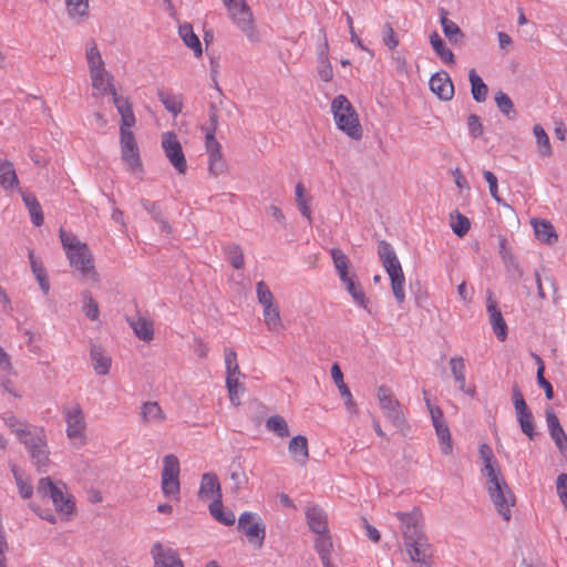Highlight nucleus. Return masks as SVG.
<instances>
[{
    "mask_svg": "<svg viewBox=\"0 0 567 567\" xmlns=\"http://www.w3.org/2000/svg\"><path fill=\"white\" fill-rule=\"evenodd\" d=\"M209 513L217 522L226 526H231L236 522L235 514L231 511H226L224 508L221 499H214L209 504Z\"/></svg>",
    "mask_w": 567,
    "mask_h": 567,
    "instance_id": "nucleus-36",
    "label": "nucleus"
},
{
    "mask_svg": "<svg viewBox=\"0 0 567 567\" xmlns=\"http://www.w3.org/2000/svg\"><path fill=\"white\" fill-rule=\"evenodd\" d=\"M316 535L317 538L315 540V549L318 553L321 561L330 559V555L333 549V544L329 532Z\"/></svg>",
    "mask_w": 567,
    "mask_h": 567,
    "instance_id": "nucleus-45",
    "label": "nucleus"
},
{
    "mask_svg": "<svg viewBox=\"0 0 567 567\" xmlns=\"http://www.w3.org/2000/svg\"><path fill=\"white\" fill-rule=\"evenodd\" d=\"M533 133L536 137L539 156L540 157H549L553 152H551L549 137H548L547 133L545 132L544 127L540 124H535L533 126Z\"/></svg>",
    "mask_w": 567,
    "mask_h": 567,
    "instance_id": "nucleus-47",
    "label": "nucleus"
},
{
    "mask_svg": "<svg viewBox=\"0 0 567 567\" xmlns=\"http://www.w3.org/2000/svg\"><path fill=\"white\" fill-rule=\"evenodd\" d=\"M486 310L488 312L489 323L499 341L507 338L508 328L498 308L497 301L489 295L486 300Z\"/></svg>",
    "mask_w": 567,
    "mask_h": 567,
    "instance_id": "nucleus-17",
    "label": "nucleus"
},
{
    "mask_svg": "<svg viewBox=\"0 0 567 567\" xmlns=\"http://www.w3.org/2000/svg\"><path fill=\"white\" fill-rule=\"evenodd\" d=\"M378 400L389 421L398 429H402L405 417L400 402L393 398L392 391L385 385L378 388Z\"/></svg>",
    "mask_w": 567,
    "mask_h": 567,
    "instance_id": "nucleus-11",
    "label": "nucleus"
},
{
    "mask_svg": "<svg viewBox=\"0 0 567 567\" xmlns=\"http://www.w3.org/2000/svg\"><path fill=\"white\" fill-rule=\"evenodd\" d=\"M295 194L300 214L311 223V209L309 206V199L305 197V186L302 183H298L296 185Z\"/></svg>",
    "mask_w": 567,
    "mask_h": 567,
    "instance_id": "nucleus-56",
    "label": "nucleus"
},
{
    "mask_svg": "<svg viewBox=\"0 0 567 567\" xmlns=\"http://www.w3.org/2000/svg\"><path fill=\"white\" fill-rule=\"evenodd\" d=\"M0 186L6 192H11L19 186V179L13 164L8 161H0Z\"/></svg>",
    "mask_w": 567,
    "mask_h": 567,
    "instance_id": "nucleus-29",
    "label": "nucleus"
},
{
    "mask_svg": "<svg viewBox=\"0 0 567 567\" xmlns=\"http://www.w3.org/2000/svg\"><path fill=\"white\" fill-rule=\"evenodd\" d=\"M384 269L389 275V278L391 281V289H392L395 300L399 303L404 302V300H405V292H404L405 277H404V272H403L400 261H398V264L390 265V266L385 267Z\"/></svg>",
    "mask_w": 567,
    "mask_h": 567,
    "instance_id": "nucleus-20",
    "label": "nucleus"
},
{
    "mask_svg": "<svg viewBox=\"0 0 567 567\" xmlns=\"http://www.w3.org/2000/svg\"><path fill=\"white\" fill-rule=\"evenodd\" d=\"M29 260L31 270L38 280L41 290L47 295L50 290L48 275L41 261L35 257L33 250H29Z\"/></svg>",
    "mask_w": 567,
    "mask_h": 567,
    "instance_id": "nucleus-38",
    "label": "nucleus"
},
{
    "mask_svg": "<svg viewBox=\"0 0 567 567\" xmlns=\"http://www.w3.org/2000/svg\"><path fill=\"white\" fill-rule=\"evenodd\" d=\"M401 522L404 548L411 560L410 567H432L433 549L424 533V520L420 508L394 514Z\"/></svg>",
    "mask_w": 567,
    "mask_h": 567,
    "instance_id": "nucleus-1",
    "label": "nucleus"
},
{
    "mask_svg": "<svg viewBox=\"0 0 567 567\" xmlns=\"http://www.w3.org/2000/svg\"><path fill=\"white\" fill-rule=\"evenodd\" d=\"M545 416L550 437L554 440L559 452L563 455H567V435L551 406L548 405L546 408Z\"/></svg>",
    "mask_w": 567,
    "mask_h": 567,
    "instance_id": "nucleus-16",
    "label": "nucleus"
},
{
    "mask_svg": "<svg viewBox=\"0 0 567 567\" xmlns=\"http://www.w3.org/2000/svg\"><path fill=\"white\" fill-rule=\"evenodd\" d=\"M92 86L96 91V95L104 96L106 94H111L114 97V93H117L113 85V75L104 71H95L90 73Z\"/></svg>",
    "mask_w": 567,
    "mask_h": 567,
    "instance_id": "nucleus-22",
    "label": "nucleus"
},
{
    "mask_svg": "<svg viewBox=\"0 0 567 567\" xmlns=\"http://www.w3.org/2000/svg\"><path fill=\"white\" fill-rule=\"evenodd\" d=\"M557 494L567 511V474L561 473L558 475L556 481Z\"/></svg>",
    "mask_w": 567,
    "mask_h": 567,
    "instance_id": "nucleus-64",
    "label": "nucleus"
},
{
    "mask_svg": "<svg viewBox=\"0 0 567 567\" xmlns=\"http://www.w3.org/2000/svg\"><path fill=\"white\" fill-rule=\"evenodd\" d=\"M450 369L455 382L458 385V390L468 395H474L475 390L466 388L465 380V361L462 357H453L450 359Z\"/></svg>",
    "mask_w": 567,
    "mask_h": 567,
    "instance_id": "nucleus-26",
    "label": "nucleus"
},
{
    "mask_svg": "<svg viewBox=\"0 0 567 567\" xmlns=\"http://www.w3.org/2000/svg\"><path fill=\"white\" fill-rule=\"evenodd\" d=\"M141 417L144 424H159L166 416L157 402L148 401L141 406Z\"/></svg>",
    "mask_w": 567,
    "mask_h": 567,
    "instance_id": "nucleus-30",
    "label": "nucleus"
},
{
    "mask_svg": "<svg viewBox=\"0 0 567 567\" xmlns=\"http://www.w3.org/2000/svg\"><path fill=\"white\" fill-rule=\"evenodd\" d=\"M224 252L227 255L231 266L235 269H243L245 265L244 252L239 245L230 244L224 247Z\"/></svg>",
    "mask_w": 567,
    "mask_h": 567,
    "instance_id": "nucleus-55",
    "label": "nucleus"
},
{
    "mask_svg": "<svg viewBox=\"0 0 567 567\" xmlns=\"http://www.w3.org/2000/svg\"><path fill=\"white\" fill-rule=\"evenodd\" d=\"M198 495L200 498L221 499V488L215 473L203 474Z\"/></svg>",
    "mask_w": 567,
    "mask_h": 567,
    "instance_id": "nucleus-23",
    "label": "nucleus"
},
{
    "mask_svg": "<svg viewBox=\"0 0 567 567\" xmlns=\"http://www.w3.org/2000/svg\"><path fill=\"white\" fill-rule=\"evenodd\" d=\"M157 96L165 109L174 116L178 115L183 110V99L179 94H173L164 89H158Z\"/></svg>",
    "mask_w": 567,
    "mask_h": 567,
    "instance_id": "nucleus-35",
    "label": "nucleus"
},
{
    "mask_svg": "<svg viewBox=\"0 0 567 567\" xmlns=\"http://www.w3.org/2000/svg\"><path fill=\"white\" fill-rule=\"evenodd\" d=\"M142 207L151 215L152 219L157 223L162 229V231L166 234H171L172 226L168 220L165 218L163 208L159 202H151L148 199H141Z\"/></svg>",
    "mask_w": 567,
    "mask_h": 567,
    "instance_id": "nucleus-25",
    "label": "nucleus"
},
{
    "mask_svg": "<svg viewBox=\"0 0 567 567\" xmlns=\"http://www.w3.org/2000/svg\"><path fill=\"white\" fill-rule=\"evenodd\" d=\"M64 488V485L59 486L47 476L39 480L37 494L42 498H50L56 512L69 515L73 513L75 504L72 497L63 491Z\"/></svg>",
    "mask_w": 567,
    "mask_h": 567,
    "instance_id": "nucleus-5",
    "label": "nucleus"
},
{
    "mask_svg": "<svg viewBox=\"0 0 567 567\" xmlns=\"http://www.w3.org/2000/svg\"><path fill=\"white\" fill-rule=\"evenodd\" d=\"M537 362V383L545 391V396L547 400H551L554 398V391L551 384L544 378V362L542 358L537 354H533Z\"/></svg>",
    "mask_w": 567,
    "mask_h": 567,
    "instance_id": "nucleus-58",
    "label": "nucleus"
},
{
    "mask_svg": "<svg viewBox=\"0 0 567 567\" xmlns=\"http://www.w3.org/2000/svg\"><path fill=\"white\" fill-rule=\"evenodd\" d=\"M230 480L233 482V492L236 494L247 486L248 477L239 463L230 465Z\"/></svg>",
    "mask_w": 567,
    "mask_h": 567,
    "instance_id": "nucleus-53",
    "label": "nucleus"
},
{
    "mask_svg": "<svg viewBox=\"0 0 567 567\" xmlns=\"http://www.w3.org/2000/svg\"><path fill=\"white\" fill-rule=\"evenodd\" d=\"M306 518L310 530L315 534L329 532L327 514L318 505L307 507Z\"/></svg>",
    "mask_w": 567,
    "mask_h": 567,
    "instance_id": "nucleus-21",
    "label": "nucleus"
},
{
    "mask_svg": "<svg viewBox=\"0 0 567 567\" xmlns=\"http://www.w3.org/2000/svg\"><path fill=\"white\" fill-rule=\"evenodd\" d=\"M495 103L499 112L503 115H505L508 120H515L517 117V112L515 110L512 99L503 91H498L495 94Z\"/></svg>",
    "mask_w": 567,
    "mask_h": 567,
    "instance_id": "nucleus-48",
    "label": "nucleus"
},
{
    "mask_svg": "<svg viewBox=\"0 0 567 567\" xmlns=\"http://www.w3.org/2000/svg\"><path fill=\"white\" fill-rule=\"evenodd\" d=\"M22 199L29 209L31 220L35 226H41L44 221L41 205L32 194H22Z\"/></svg>",
    "mask_w": 567,
    "mask_h": 567,
    "instance_id": "nucleus-46",
    "label": "nucleus"
},
{
    "mask_svg": "<svg viewBox=\"0 0 567 567\" xmlns=\"http://www.w3.org/2000/svg\"><path fill=\"white\" fill-rule=\"evenodd\" d=\"M468 80L471 82V93L473 99L478 102H485L488 93V87L476 73L475 69H471L468 72Z\"/></svg>",
    "mask_w": 567,
    "mask_h": 567,
    "instance_id": "nucleus-37",
    "label": "nucleus"
},
{
    "mask_svg": "<svg viewBox=\"0 0 567 567\" xmlns=\"http://www.w3.org/2000/svg\"><path fill=\"white\" fill-rule=\"evenodd\" d=\"M68 17L76 22L81 23L85 21L90 16L89 0H64Z\"/></svg>",
    "mask_w": 567,
    "mask_h": 567,
    "instance_id": "nucleus-27",
    "label": "nucleus"
},
{
    "mask_svg": "<svg viewBox=\"0 0 567 567\" xmlns=\"http://www.w3.org/2000/svg\"><path fill=\"white\" fill-rule=\"evenodd\" d=\"M127 321L138 339L146 342L153 340L154 328L151 320L137 316L135 318H128Z\"/></svg>",
    "mask_w": 567,
    "mask_h": 567,
    "instance_id": "nucleus-31",
    "label": "nucleus"
},
{
    "mask_svg": "<svg viewBox=\"0 0 567 567\" xmlns=\"http://www.w3.org/2000/svg\"><path fill=\"white\" fill-rule=\"evenodd\" d=\"M6 425L11 430L12 433H14L20 443L23 442V440L31 435L38 427L27 424L22 421H20L14 415L10 414L3 417Z\"/></svg>",
    "mask_w": 567,
    "mask_h": 567,
    "instance_id": "nucleus-34",
    "label": "nucleus"
},
{
    "mask_svg": "<svg viewBox=\"0 0 567 567\" xmlns=\"http://www.w3.org/2000/svg\"><path fill=\"white\" fill-rule=\"evenodd\" d=\"M85 58L87 61L90 73H93L95 71H104V61L97 49L96 43L93 40L87 42L86 44Z\"/></svg>",
    "mask_w": 567,
    "mask_h": 567,
    "instance_id": "nucleus-40",
    "label": "nucleus"
},
{
    "mask_svg": "<svg viewBox=\"0 0 567 567\" xmlns=\"http://www.w3.org/2000/svg\"><path fill=\"white\" fill-rule=\"evenodd\" d=\"M451 228L456 236L463 237L471 228L470 219L458 212L451 214Z\"/></svg>",
    "mask_w": 567,
    "mask_h": 567,
    "instance_id": "nucleus-54",
    "label": "nucleus"
},
{
    "mask_svg": "<svg viewBox=\"0 0 567 567\" xmlns=\"http://www.w3.org/2000/svg\"><path fill=\"white\" fill-rule=\"evenodd\" d=\"M214 130H207L205 135V146L208 154V162H216L225 159L221 153V145L215 138Z\"/></svg>",
    "mask_w": 567,
    "mask_h": 567,
    "instance_id": "nucleus-44",
    "label": "nucleus"
},
{
    "mask_svg": "<svg viewBox=\"0 0 567 567\" xmlns=\"http://www.w3.org/2000/svg\"><path fill=\"white\" fill-rule=\"evenodd\" d=\"M240 373H226V386L229 394V400L233 405L238 406L240 404L238 394L244 391V388L239 384L238 377Z\"/></svg>",
    "mask_w": 567,
    "mask_h": 567,
    "instance_id": "nucleus-49",
    "label": "nucleus"
},
{
    "mask_svg": "<svg viewBox=\"0 0 567 567\" xmlns=\"http://www.w3.org/2000/svg\"><path fill=\"white\" fill-rule=\"evenodd\" d=\"M233 22L246 35L250 42L259 41V32L256 28L252 12L246 1L237 2V4L228 9Z\"/></svg>",
    "mask_w": 567,
    "mask_h": 567,
    "instance_id": "nucleus-8",
    "label": "nucleus"
},
{
    "mask_svg": "<svg viewBox=\"0 0 567 567\" xmlns=\"http://www.w3.org/2000/svg\"><path fill=\"white\" fill-rule=\"evenodd\" d=\"M121 157L131 173H141L143 164L133 132H120Z\"/></svg>",
    "mask_w": 567,
    "mask_h": 567,
    "instance_id": "nucleus-10",
    "label": "nucleus"
},
{
    "mask_svg": "<svg viewBox=\"0 0 567 567\" xmlns=\"http://www.w3.org/2000/svg\"><path fill=\"white\" fill-rule=\"evenodd\" d=\"M330 255L334 269L353 301L362 308H367L368 300L361 287L358 276L351 268L349 257L340 248H331Z\"/></svg>",
    "mask_w": 567,
    "mask_h": 567,
    "instance_id": "nucleus-3",
    "label": "nucleus"
},
{
    "mask_svg": "<svg viewBox=\"0 0 567 567\" xmlns=\"http://www.w3.org/2000/svg\"><path fill=\"white\" fill-rule=\"evenodd\" d=\"M480 456L484 462L482 474L486 478L485 487L498 514L511 519V507L515 505V496L506 483L492 447L483 443L480 445Z\"/></svg>",
    "mask_w": 567,
    "mask_h": 567,
    "instance_id": "nucleus-2",
    "label": "nucleus"
},
{
    "mask_svg": "<svg viewBox=\"0 0 567 567\" xmlns=\"http://www.w3.org/2000/svg\"><path fill=\"white\" fill-rule=\"evenodd\" d=\"M21 443L25 446L31 458V462L37 467V470L43 473L48 472V467L50 464V452L47 444L45 435L43 434V430L37 429Z\"/></svg>",
    "mask_w": 567,
    "mask_h": 567,
    "instance_id": "nucleus-7",
    "label": "nucleus"
},
{
    "mask_svg": "<svg viewBox=\"0 0 567 567\" xmlns=\"http://www.w3.org/2000/svg\"><path fill=\"white\" fill-rule=\"evenodd\" d=\"M151 555L154 560V567H184L178 553L159 542L153 544Z\"/></svg>",
    "mask_w": 567,
    "mask_h": 567,
    "instance_id": "nucleus-15",
    "label": "nucleus"
},
{
    "mask_svg": "<svg viewBox=\"0 0 567 567\" xmlns=\"http://www.w3.org/2000/svg\"><path fill=\"white\" fill-rule=\"evenodd\" d=\"M162 147L165 155L177 171L178 174H185L187 162L177 136L173 132L164 133L162 136Z\"/></svg>",
    "mask_w": 567,
    "mask_h": 567,
    "instance_id": "nucleus-13",
    "label": "nucleus"
},
{
    "mask_svg": "<svg viewBox=\"0 0 567 567\" xmlns=\"http://www.w3.org/2000/svg\"><path fill=\"white\" fill-rule=\"evenodd\" d=\"M290 456L299 465H305L309 460L308 440L303 435L293 436L288 445Z\"/></svg>",
    "mask_w": 567,
    "mask_h": 567,
    "instance_id": "nucleus-24",
    "label": "nucleus"
},
{
    "mask_svg": "<svg viewBox=\"0 0 567 567\" xmlns=\"http://www.w3.org/2000/svg\"><path fill=\"white\" fill-rule=\"evenodd\" d=\"M179 489V478H162V491L166 497H177Z\"/></svg>",
    "mask_w": 567,
    "mask_h": 567,
    "instance_id": "nucleus-63",
    "label": "nucleus"
},
{
    "mask_svg": "<svg viewBox=\"0 0 567 567\" xmlns=\"http://www.w3.org/2000/svg\"><path fill=\"white\" fill-rule=\"evenodd\" d=\"M113 103L121 115L120 132H132L131 128L135 125L136 118L131 102L128 99L114 93Z\"/></svg>",
    "mask_w": 567,
    "mask_h": 567,
    "instance_id": "nucleus-19",
    "label": "nucleus"
},
{
    "mask_svg": "<svg viewBox=\"0 0 567 567\" xmlns=\"http://www.w3.org/2000/svg\"><path fill=\"white\" fill-rule=\"evenodd\" d=\"M82 298L84 301V306L82 308L83 312L87 318L91 320H97L100 310L97 302L92 298V295L90 291L85 290L82 292Z\"/></svg>",
    "mask_w": 567,
    "mask_h": 567,
    "instance_id": "nucleus-59",
    "label": "nucleus"
},
{
    "mask_svg": "<svg viewBox=\"0 0 567 567\" xmlns=\"http://www.w3.org/2000/svg\"><path fill=\"white\" fill-rule=\"evenodd\" d=\"M425 401H426V405H427L430 414H431L433 426L435 429L437 439L441 444L442 453L447 455V454L452 453L453 445H452L451 432H450V429L444 420L443 411L439 406H433L430 403V400L426 399Z\"/></svg>",
    "mask_w": 567,
    "mask_h": 567,
    "instance_id": "nucleus-14",
    "label": "nucleus"
},
{
    "mask_svg": "<svg viewBox=\"0 0 567 567\" xmlns=\"http://www.w3.org/2000/svg\"><path fill=\"white\" fill-rule=\"evenodd\" d=\"M60 239H61V243L65 250L66 256L69 255V252L74 251L75 248H78V246L84 245V243H81L76 238V236H74L73 234L68 233L63 229H60Z\"/></svg>",
    "mask_w": 567,
    "mask_h": 567,
    "instance_id": "nucleus-61",
    "label": "nucleus"
},
{
    "mask_svg": "<svg viewBox=\"0 0 567 567\" xmlns=\"http://www.w3.org/2000/svg\"><path fill=\"white\" fill-rule=\"evenodd\" d=\"M256 293L258 302L262 306H270L275 303V298L268 286L264 281L256 285Z\"/></svg>",
    "mask_w": 567,
    "mask_h": 567,
    "instance_id": "nucleus-60",
    "label": "nucleus"
},
{
    "mask_svg": "<svg viewBox=\"0 0 567 567\" xmlns=\"http://www.w3.org/2000/svg\"><path fill=\"white\" fill-rule=\"evenodd\" d=\"M382 41L385 47L393 50L398 47L399 40L394 33L393 27L390 22L384 23L382 29Z\"/></svg>",
    "mask_w": 567,
    "mask_h": 567,
    "instance_id": "nucleus-62",
    "label": "nucleus"
},
{
    "mask_svg": "<svg viewBox=\"0 0 567 567\" xmlns=\"http://www.w3.org/2000/svg\"><path fill=\"white\" fill-rule=\"evenodd\" d=\"M10 467L16 480L17 486L19 488L20 495L24 499L30 498L33 494V486L27 481H24L22 473L20 472L16 464H12Z\"/></svg>",
    "mask_w": 567,
    "mask_h": 567,
    "instance_id": "nucleus-57",
    "label": "nucleus"
},
{
    "mask_svg": "<svg viewBox=\"0 0 567 567\" xmlns=\"http://www.w3.org/2000/svg\"><path fill=\"white\" fill-rule=\"evenodd\" d=\"M178 34L182 38L184 44L192 49L196 58H200L203 54L202 43L198 37L195 34L190 23H183L178 28Z\"/></svg>",
    "mask_w": 567,
    "mask_h": 567,
    "instance_id": "nucleus-32",
    "label": "nucleus"
},
{
    "mask_svg": "<svg viewBox=\"0 0 567 567\" xmlns=\"http://www.w3.org/2000/svg\"><path fill=\"white\" fill-rule=\"evenodd\" d=\"M533 227L537 239L546 244L556 243L558 239L553 225L547 220H534Z\"/></svg>",
    "mask_w": 567,
    "mask_h": 567,
    "instance_id": "nucleus-39",
    "label": "nucleus"
},
{
    "mask_svg": "<svg viewBox=\"0 0 567 567\" xmlns=\"http://www.w3.org/2000/svg\"><path fill=\"white\" fill-rule=\"evenodd\" d=\"M516 417L519 423L520 430L526 434L529 440L535 436L534 416L529 408L516 411Z\"/></svg>",
    "mask_w": 567,
    "mask_h": 567,
    "instance_id": "nucleus-43",
    "label": "nucleus"
},
{
    "mask_svg": "<svg viewBox=\"0 0 567 567\" xmlns=\"http://www.w3.org/2000/svg\"><path fill=\"white\" fill-rule=\"evenodd\" d=\"M431 91L443 101H450L454 95V85L447 72L433 74L429 82Z\"/></svg>",
    "mask_w": 567,
    "mask_h": 567,
    "instance_id": "nucleus-18",
    "label": "nucleus"
},
{
    "mask_svg": "<svg viewBox=\"0 0 567 567\" xmlns=\"http://www.w3.org/2000/svg\"><path fill=\"white\" fill-rule=\"evenodd\" d=\"M264 320L269 331L278 332L282 329L279 308L276 303L262 307Z\"/></svg>",
    "mask_w": 567,
    "mask_h": 567,
    "instance_id": "nucleus-41",
    "label": "nucleus"
},
{
    "mask_svg": "<svg viewBox=\"0 0 567 567\" xmlns=\"http://www.w3.org/2000/svg\"><path fill=\"white\" fill-rule=\"evenodd\" d=\"M430 43L435 51V53L440 56V59L447 64L454 63V54L453 52L446 47L444 40L439 35L437 32H433L430 35Z\"/></svg>",
    "mask_w": 567,
    "mask_h": 567,
    "instance_id": "nucleus-42",
    "label": "nucleus"
},
{
    "mask_svg": "<svg viewBox=\"0 0 567 567\" xmlns=\"http://www.w3.org/2000/svg\"><path fill=\"white\" fill-rule=\"evenodd\" d=\"M238 529L241 530L250 543L261 547L266 537V526L257 514L251 512L243 513L238 518Z\"/></svg>",
    "mask_w": 567,
    "mask_h": 567,
    "instance_id": "nucleus-12",
    "label": "nucleus"
},
{
    "mask_svg": "<svg viewBox=\"0 0 567 567\" xmlns=\"http://www.w3.org/2000/svg\"><path fill=\"white\" fill-rule=\"evenodd\" d=\"M66 257L70 261V266L80 271L83 279L91 280L93 282L99 280V275L93 264V256L86 244L78 246V248H75L74 251L69 252Z\"/></svg>",
    "mask_w": 567,
    "mask_h": 567,
    "instance_id": "nucleus-9",
    "label": "nucleus"
},
{
    "mask_svg": "<svg viewBox=\"0 0 567 567\" xmlns=\"http://www.w3.org/2000/svg\"><path fill=\"white\" fill-rule=\"evenodd\" d=\"M179 461L174 454L165 455L163 458L162 478H178L179 476Z\"/></svg>",
    "mask_w": 567,
    "mask_h": 567,
    "instance_id": "nucleus-52",
    "label": "nucleus"
},
{
    "mask_svg": "<svg viewBox=\"0 0 567 567\" xmlns=\"http://www.w3.org/2000/svg\"><path fill=\"white\" fill-rule=\"evenodd\" d=\"M378 256L385 268L390 265L398 264L399 258L392 245L385 240H380L378 244Z\"/></svg>",
    "mask_w": 567,
    "mask_h": 567,
    "instance_id": "nucleus-51",
    "label": "nucleus"
},
{
    "mask_svg": "<svg viewBox=\"0 0 567 567\" xmlns=\"http://www.w3.org/2000/svg\"><path fill=\"white\" fill-rule=\"evenodd\" d=\"M440 20L443 32L450 42L457 43L464 38V33L460 27L452 20L447 19V11L444 8L440 9Z\"/></svg>",
    "mask_w": 567,
    "mask_h": 567,
    "instance_id": "nucleus-33",
    "label": "nucleus"
},
{
    "mask_svg": "<svg viewBox=\"0 0 567 567\" xmlns=\"http://www.w3.org/2000/svg\"><path fill=\"white\" fill-rule=\"evenodd\" d=\"M331 112L337 127L354 141L362 138V126L355 109L343 94L331 102Z\"/></svg>",
    "mask_w": 567,
    "mask_h": 567,
    "instance_id": "nucleus-4",
    "label": "nucleus"
},
{
    "mask_svg": "<svg viewBox=\"0 0 567 567\" xmlns=\"http://www.w3.org/2000/svg\"><path fill=\"white\" fill-rule=\"evenodd\" d=\"M63 416L66 423V436L71 444L80 449L86 444V422L80 404L63 409Z\"/></svg>",
    "mask_w": 567,
    "mask_h": 567,
    "instance_id": "nucleus-6",
    "label": "nucleus"
},
{
    "mask_svg": "<svg viewBox=\"0 0 567 567\" xmlns=\"http://www.w3.org/2000/svg\"><path fill=\"white\" fill-rule=\"evenodd\" d=\"M266 429L284 439L290 435L288 424L281 415H272L266 421Z\"/></svg>",
    "mask_w": 567,
    "mask_h": 567,
    "instance_id": "nucleus-50",
    "label": "nucleus"
},
{
    "mask_svg": "<svg viewBox=\"0 0 567 567\" xmlns=\"http://www.w3.org/2000/svg\"><path fill=\"white\" fill-rule=\"evenodd\" d=\"M90 355L94 371L100 375L109 374L112 360L105 350L100 346L93 344L91 347Z\"/></svg>",
    "mask_w": 567,
    "mask_h": 567,
    "instance_id": "nucleus-28",
    "label": "nucleus"
}]
</instances>
